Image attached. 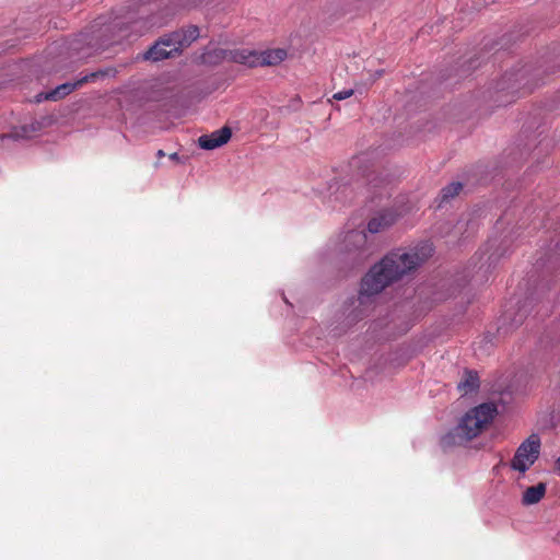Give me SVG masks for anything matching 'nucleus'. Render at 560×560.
<instances>
[{
	"instance_id": "obj_1",
	"label": "nucleus",
	"mask_w": 560,
	"mask_h": 560,
	"mask_svg": "<svg viewBox=\"0 0 560 560\" xmlns=\"http://www.w3.org/2000/svg\"><path fill=\"white\" fill-rule=\"evenodd\" d=\"M427 249V253L395 250L386 255L362 278L360 294L376 295L404 276L418 269L431 255V248Z\"/></svg>"
},
{
	"instance_id": "obj_2",
	"label": "nucleus",
	"mask_w": 560,
	"mask_h": 560,
	"mask_svg": "<svg viewBox=\"0 0 560 560\" xmlns=\"http://www.w3.org/2000/svg\"><path fill=\"white\" fill-rule=\"evenodd\" d=\"M495 413L497 407L490 402H485L470 409L452 432L442 436L441 446L445 450L453 445L471 441L487 428Z\"/></svg>"
},
{
	"instance_id": "obj_3",
	"label": "nucleus",
	"mask_w": 560,
	"mask_h": 560,
	"mask_svg": "<svg viewBox=\"0 0 560 560\" xmlns=\"http://www.w3.org/2000/svg\"><path fill=\"white\" fill-rule=\"evenodd\" d=\"M540 438L530 434L516 450L511 468L524 474L538 459L540 454Z\"/></svg>"
},
{
	"instance_id": "obj_4",
	"label": "nucleus",
	"mask_w": 560,
	"mask_h": 560,
	"mask_svg": "<svg viewBox=\"0 0 560 560\" xmlns=\"http://www.w3.org/2000/svg\"><path fill=\"white\" fill-rule=\"evenodd\" d=\"M171 38V33L160 37L144 54V60L161 61L167 58L175 57L180 54L178 46L167 40Z\"/></svg>"
},
{
	"instance_id": "obj_5",
	"label": "nucleus",
	"mask_w": 560,
	"mask_h": 560,
	"mask_svg": "<svg viewBox=\"0 0 560 560\" xmlns=\"http://www.w3.org/2000/svg\"><path fill=\"white\" fill-rule=\"evenodd\" d=\"M232 137V130L230 127L224 126L219 130L213 131L210 135H203L199 137L198 144L201 149L205 150H213L217 149L225 143L229 142V140Z\"/></svg>"
},
{
	"instance_id": "obj_6",
	"label": "nucleus",
	"mask_w": 560,
	"mask_h": 560,
	"mask_svg": "<svg viewBox=\"0 0 560 560\" xmlns=\"http://www.w3.org/2000/svg\"><path fill=\"white\" fill-rule=\"evenodd\" d=\"M199 37V28L196 25H189L187 27L180 28L178 31L171 33L170 40L171 46L175 44L178 46L179 51L182 52L184 48L191 45Z\"/></svg>"
},
{
	"instance_id": "obj_7",
	"label": "nucleus",
	"mask_w": 560,
	"mask_h": 560,
	"mask_svg": "<svg viewBox=\"0 0 560 560\" xmlns=\"http://www.w3.org/2000/svg\"><path fill=\"white\" fill-rule=\"evenodd\" d=\"M397 218L398 215L394 211H383L369 221L368 231L372 234L380 233L390 228L397 221Z\"/></svg>"
},
{
	"instance_id": "obj_8",
	"label": "nucleus",
	"mask_w": 560,
	"mask_h": 560,
	"mask_svg": "<svg viewBox=\"0 0 560 560\" xmlns=\"http://www.w3.org/2000/svg\"><path fill=\"white\" fill-rule=\"evenodd\" d=\"M288 54L281 48L257 51V67H273L280 65Z\"/></svg>"
},
{
	"instance_id": "obj_9",
	"label": "nucleus",
	"mask_w": 560,
	"mask_h": 560,
	"mask_svg": "<svg viewBox=\"0 0 560 560\" xmlns=\"http://www.w3.org/2000/svg\"><path fill=\"white\" fill-rule=\"evenodd\" d=\"M228 60L241 65H245L249 68L257 67V50L249 49H234L228 50Z\"/></svg>"
},
{
	"instance_id": "obj_10",
	"label": "nucleus",
	"mask_w": 560,
	"mask_h": 560,
	"mask_svg": "<svg viewBox=\"0 0 560 560\" xmlns=\"http://www.w3.org/2000/svg\"><path fill=\"white\" fill-rule=\"evenodd\" d=\"M82 86L79 84V80H77L73 83L67 82L63 84L58 85L56 89L51 90L48 93H40L36 96L37 102H40L43 100L46 101H58L63 98L65 96L69 95L71 92H73L75 89Z\"/></svg>"
},
{
	"instance_id": "obj_11",
	"label": "nucleus",
	"mask_w": 560,
	"mask_h": 560,
	"mask_svg": "<svg viewBox=\"0 0 560 560\" xmlns=\"http://www.w3.org/2000/svg\"><path fill=\"white\" fill-rule=\"evenodd\" d=\"M546 483L539 482L536 486L528 487L522 495V504L525 506L538 503L546 494Z\"/></svg>"
},
{
	"instance_id": "obj_12",
	"label": "nucleus",
	"mask_w": 560,
	"mask_h": 560,
	"mask_svg": "<svg viewBox=\"0 0 560 560\" xmlns=\"http://www.w3.org/2000/svg\"><path fill=\"white\" fill-rule=\"evenodd\" d=\"M223 60H228V50L222 48L207 49L198 57V62L207 66H217Z\"/></svg>"
},
{
	"instance_id": "obj_13",
	"label": "nucleus",
	"mask_w": 560,
	"mask_h": 560,
	"mask_svg": "<svg viewBox=\"0 0 560 560\" xmlns=\"http://www.w3.org/2000/svg\"><path fill=\"white\" fill-rule=\"evenodd\" d=\"M42 129V125L37 121H34L30 125H24L18 129H15L9 137L13 139H26L31 138L34 133L38 132ZM7 136H2L5 138Z\"/></svg>"
},
{
	"instance_id": "obj_14",
	"label": "nucleus",
	"mask_w": 560,
	"mask_h": 560,
	"mask_svg": "<svg viewBox=\"0 0 560 560\" xmlns=\"http://www.w3.org/2000/svg\"><path fill=\"white\" fill-rule=\"evenodd\" d=\"M116 73H117V70L113 67L100 69L97 71L91 72V73L82 77L81 79H79V84L83 85L88 82H94L96 80H101V79L108 78V77L114 78L116 75Z\"/></svg>"
},
{
	"instance_id": "obj_15",
	"label": "nucleus",
	"mask_w": 560,
	"mask_h": 560,
	"mask_svg": "<svg viewBox=\"0 0 560 560\" xmlns=\"http://www.w3.org/2000/svg\"><path fill=\"white\" fill-rule=\"evenodd\" d=\"M479 387L478 374L474 371H466L465 378L458 383V389L465 394L476 390Z\"/></svg>"
},
{
	"instance_id": "obj_16",
	"label": "nucleus",
	"mask_w": 560,
	"mask_h": 560,
	"mask_svg": "<svg viewBox=\"0 0 560 560\" xmlns=\"http://www.w3.org/2000/svg\"><path fill=\"white\" fill-rule=\"evenodd\" d=\"M463 189V185L459 182L451 183L441 190L442 200H448L457 196Z\"/></svg>"
},
{
	"instance_id": "obj_17",
	"label": "nucleus",
	"mask_w": 560,
	"mask_h": 560,
	"mask_svg": "<svg viewBox=\"0 0 560 560\" xmlns=\"http://www.w3.org/2000/svg\"><path fill=\"white\" fill-rule=\"evenodd\" d=\"M354 91L352 89L345 90L332 95V100L341 101L352 96Z\"/></svg>"
},
{
	"instance_id": "obj_18",
	"label": "nucleus",
	"mask_w": 560,
	"mask_h": 560,
	"mask_svg": "<svg viewBox=\"0 0 560 560\" xmlns=\"http://www.w3.org/2000/svg\"><path fill=\"white\" fill-rule=\"evenodd\" d=\"M365 237H366V235H365V233H363V232H351V233L349 234V238H350L351 241H353L354 243H362V242H365Z\"/></svg>"
},
{
	"instance_id": "obj_19",
	"label": "nucleus",
	"mask_w": 560,
	"mask_h": 560,
	"mask_svg": "<svg viewBox=\"0 0 560 560\" xmlns=\"http://www.w3.org/2000/svg\"><path fill=\"white\" fill-rule=\"evenodd\" d=\"M203 0H182L183 5L185 7H195L202 2Z\"/></svg>"
},
{
	"instance_id": "obj_20",
	"label": "nucleus",
	"mask_w": 560,
	"mask_h": 560,
	"mask_svg": "<svg viewBox=\"0 0 560 560\" xmlns=\"http://www.w3.org/2000/svg\"><path fill=\"white\" fill-rule=\"evenodd\" d=\"M168 158L172 160V161H175L177 163H180L182 162V158L178 155V153L174 152L172 154L168 155Z\"/></svg>"
},
{
	"instance_id": "obj_21",
	"label": "nucleus",
	"mask_w": 560,
	"mask_h": 560,
	"mask_svg": "<svg viewBox=\"0 0 560 560\" xmlns=\"http://www.w3.org/2000/svg\"><path fill=\"white\" fill-rule=\"evenodd\" d=\"M156 155H158L159 159L164 158L165 156V152L163 150H159L156 152Z\"/></svg>"
},
{
	"instance_id": "obj_22",
	"label": "nucleus",
	"mask_w": 560,
	"mask_h": 560,
	"mask_svg": "<svg viewBox=\"0 0 560 560\" xmlns=\"http://www.w3.org/2000/svg\"><path fill=\"white\" fill-rule=\"evenodd\" d=\"M556 468L560 471V456L556 460Z\"/></svg>"
}]
</instances>
